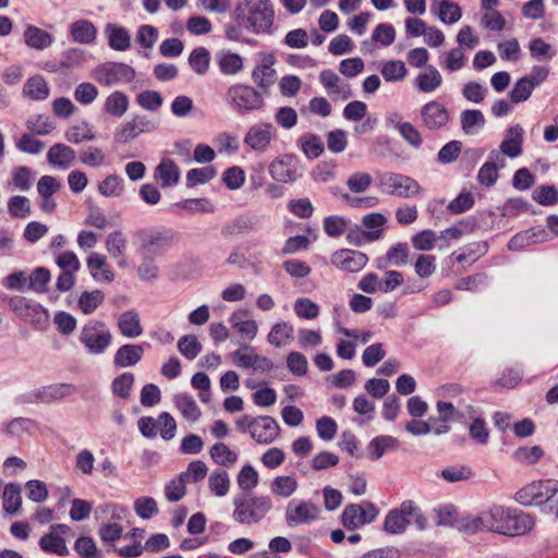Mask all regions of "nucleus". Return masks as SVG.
Returning a JSON list of instances; mask_svg holds the SVG:
<instances>
[{
  "label": "nucleus",
  "mask_w": 558,
  "mask_h": 558,
  "mask_svg": "<svg viewBox=\"0 0 558 558\" xmlns=\"http://www.w3.org/2000/svg\"><path fill=\"white\" fill-rule=\"evenodd\" d=\"M235 20L254 34H272L275 10L270 0H241L234 9Z\"/></svg>",
  "instance_id": "obj_1"
},
{
  "label": "nucleus",
  "mask_w": 558,
  "mask_h": 558,
  "mask_svg": "<svg viewBox=\"0 0 558 558\" xmlns=\"http://www.w3.org/2000/svg\"><path fill=\"white\" fill-rule=\"evenodd\" d=\"M232 505V519L240 525L258 524L274 507L269 496H257L252 493L238 494L233 497Z\"/></svg>",
  "instance_id": "obj_2"
},
{
  "label": "nucleus",
  "mask_w": 558,
  "mask_h": 558,
  "mask_svg": "<svg viewBox=\"0 0 558 558\" xmlns=\"http://www.w3.org/2000/svg\"><path fill=\"white\" fill-rule=\"evenodd\" d=\"M490 531L504 535H524L534 526L531 515L519 509L493 506L489 508Z\"/></svg>",
  "instance_id": "obj_3"
},
{
  "label": "nucleus",
  "mask_w": 558,
  "mask_h": 558,
  "mask_svg": "<svg viewBox=\"0 0 558 558\" xmlns=\"http://www.w3.org/2000/svg\"><path fill=\"white\" fill-rule=\"evenodd\" d=\"M135 235L141 241L142 254L146 258L162 254L180 240L178 232L167 228L141 229Z\"/></svg>",
  "instance_id": "obj_4"
},
{
  "label": "nucleus",
  "mask_w": 558,
  "mask_h": 558,
  "mask_svg": "<svg viewBox=\"0 0 558 558\" xmlns=\"http://www.w3.org/2000/svg\"><path fill=\"white\" fill-rule=\"evenodd\" d=\"M226 101L239 114L258 111L265 107L263 94L246 84L231 85L227 89Z\"/></svg>",
  "instance_id": "obj_5"
},
{
  "label": "nucleus",
  "mask_w": 558,
  "mask_h": 558,
  "mask_svg": "<svg viewBox=\"0 0 558 558\" xmlns=\"http://www.w3.org/2000/svg\"><path fill=\"white\" fill-rule=\"evenodd\" d=\"M10 310L35 329L45 330L49 325L48 311L39 303L21 295L8 299Z\"/></svg>",
  "instance_id": "obj_6"
},
{
  "label": "nucleus",
  "mask_w": 558,
  "mask_h": 558,
  "mask_svg": "<svg viewBox=\"0 0 558 558\" xmlns=\"http://www.w3.org/2000/svg\"><path fill=\"white\" fill-rule=\"evenodd\" d=\"M88 353L102 354L112 343V335L101 320H90L85 324L78 337Z\"/></svg>",
  "instance_id": "obj_7"
},
{
  "label": "nucleus",
  "mask_w": 558,
  "mask_h": 558,
  "mask_svg": "<svg viewBox=\"0 0 558 558\" xmlns=\"http://www.w3.org/2000/svg\"><path fill=\"white\" fill-rule=\"evenodd\" d=\"M268 172L275 181L290 184L302 177L301 161L294 154H281L269 162Z\"/></svg>",
  "instance_id": "obj_8"
},
{
  "label": "nucleus",
  "mask_w": 558,
  "mask_h": 558,
  "mask_svg": "<svg viewBox=\"0 0 558 558\" xmlns=\"http://www.w3.org/2000/svg\"><path fill=\"white\" fill-rule=\"evenodd\" d=\"M378 185L384 193L402 198L413 197L422 191L413 178L393 172L383 174Z\"/></svg>",
  "instance_id": "obj_9"
},
{
  "label": "nucleus",
  "mask_w": 558,
  "mask_h": 558,
  "mask_svg": "<svg viewBox=\"0 0 558 558\" xmlns=\"http://www.w3.org/2000/svg\"><path fill=\"white\" fill-rule=\"evenodd\" d=\"M94 78L104 86L131 83L135 78V70L123 62H106L94 70Z\"/></svg>",
  "instance_id": "obj_10"
},
{
  "label": "nucleus",
  "mask_w": 558,
  "mask_h": 558,
  "mask_svg": "<svg viewBox=\"0 0 558 558\" xmlns=\"http://www.w3.org/2000/svg\"><path fill=\"white\" fill-rule=\"evenodd\" d=\"M558 492V481L545 480L533 482L515 494V500L524 506L550 500Z\"/></svg>",
  "instance_id": "obj_11"
},
{
  "label": "nucleus",
  "mask_w": 558,
  "mask_h": 558,
  "mask_svg": "<svg viewBox=\"0 0 558 558\" xmlns=\"http://www.w3.org/2000/svg\"><path fill=\"white\" fill-rule=\"evenodd\" d=\"M319 512V508L312 501H296L292 499L286 509V523L290 527L311 524L317 520Z\"/></svg>",
  "instance_id": "obj_12"
},
{
  "label": "nucleus",
  "mask_w": 558,
  "mask_h": 558,
  "mask_svg": "<svg viewBox=\"0 0 558 558\" xmlns=\"http://www.w3.org/2000/svg\"><path fill=\"white\" fill-rule=\"evenodd\" d=\"M276 135L277 130L272 123L259 122L248 128L243 143L254 151L265 153Z\"/></svg>",
  "instance_id": "obj_13"
},
{
  "label": "nucleus",
  "mask_w": 558,
  "mask_h": 558,
  "mask_svg": "<svg viewBox=\"0 0 558 558\" xmlns=\"http://www.w3.org/2000/svg\"><path fill=\"white\" fill-rule=\"evenodd\" d=\"M258 63L252 71V80L263 92L268 93L269 88L277 81V71L274 68L276 57L274 52H259Z\"/></svg>",
  "instance_id": "obj_14"
},
{
  "label": "nucleus",
  "mask_w": 558,
  "mask_h": 558,
  "mask_svg": "<svg viewBox=\"0 0 558 558\" xmlns=\"http://www.w3.org/2000/svg\"><path fill=\"white\" fill-rule=\"evenodd\" d=\"M422 125L429 131H438L447 125L450 119L448 109L437 100H430L420 110Z\"/></svg>",
  "instance_id": "obj_15"
},
{
  "label": "nucleus",
  "mask_w": 558,
  "mask_h": 558,
  "mask_svg": "<svg viewBox=\"0 0 558 558\" xmlns=\"http://www.w3.org/2000/svg\"><path fill=\"white\" fill-rule=\"evenodd\" d=\"M368 510L372 511V515L369 517L361 505L350 504L345 506L341 514V523L350 531H354L366 523H371L377 518L378 509L374 504L368 502Z\"/></svg>",
  "instance_id": "obj_16"
},
{
  "label": "nucleus",
  "mask_w": 558,
  "mask_h": 558,
  "mask_svg": "<svg viewBox=\"0 0 558 558\" xmlns=\"http://www.w3.org/2000/svg\"><path fill=\"white\" fill-rule=\"evenodd\" d=\"M330 262L345 272H359L366 266L368 257L360 251L341 248L332 253Z\"/></svg>",
  "instance_id": "obj_17"
},
{
  "label": "nucleus",
  "mask_w": 558,
  "mask_h": 558,
  "mask_svg": "<svg viewBox=\"0 0 558 558\" xmlns=\"http://www.w3.org/2000/svg\"><path fill=\"white\" fill-rule=\"evenodd\" d=\"M413 511V500L403 501L400 507L391 509L384 521V530L388 534H401L411 523L408 513Z\"/></svg>",
  "instance_id": "obj_18"
},
{
  "label": "nucleus",
  "mask_w": 558,
  "mask_h": 558,
  "mask_svg": "<svg viewBox=\"0 0 558 558\" xmlns=\"http://www.w3.org/2000/svg\"><path fill=\"white\" fill-rule=\"evenodd\" d=\"M280 434L278 422L271 416H257L251 433V437L258 444L269 445L274 442Z\"/></svg>",
  "instance_id": "obj_19"
},
{
  "label": "nucleus",
  "mask_w": 558,
  "mask_h": 558,
  "mask_svg": "<svg viewBox=\"0 0 558 558\" xmlns=\"http://www.w3.org/2000/svg\"><path fill=\"white\" fill-rule=\"evenodd\" d=\"M319 82L333 100H348L353 97L350 84L341 81L331 70L322 71L319 73Z\"/></svg>",
  "instance_id": "obj_20"
},
{
  "label": "nucleus",
  "mask_w": 558,
  "mask_h": 558,
  "mask_svg": "<svg viewBox=\"0 0 558 558\" xmlns=\"http://www.w3.org/2000/svg\"><path fill=\"white\" fill-rule=\"evenodd\" d=\"M23 41L32 50L44 51L54 43V36L33 24L26 25L23 32Z\"/></svg>",
  "instance_id": "obj_21"
},
{
  "label": "nucleus",
  "mask_w": 558,
  "mask_h": 558,
  "mask_svg": "<svg viewBox=\"0 0 558 558\" xmlns=\"http://www.w3.org/2000/svg\"><path fill=\"white\" fill-rule=\"evenodd\" d=\"M180 178V167L170 158H162L154 171V179L162 189L175 186Z\"/></svg>",
  "instance_id": "obj_22"
},
{
  "label": "nucleus",
  "mask_w": 558,
  "mask_h": 558,
  "mask_svg": "<svg viewBox=\"0 0 558 558\" xmlns=\"http://www.w3.org/2000/svg\"><path fill=\"white\" fill-rule=\"evenodd\" d=\"M505 167V158L499 151L492 150L488 160L480 168L477 172V180L485 186H493L498 180L499 168Z\"/></svg>",
  "instance_id": "obj_23"
},
{
  "label": "nucleus",
  "mask_w": 558,
  "mask_h": 558,
  "mask_svg": "<svg viewBox=\"0 0 558 558\" xmlns=\"http://www.w3.org/2000/svg\"><path fill=\"white\" fill-rule=\"evenodd\" d=\"M108 46L116 51H126L131 47V35L129 31L116 23H108L104 28Z\"/></svg>",
  "instance_id": "obj_24"
},
{
  "label": "nucleus",
  "mask_w": 558,
  "mask_h": 558,
  "mask_svg": "<svg viewBox=\"0 0 558 558\" xmlns=\"http://www.w3.org/2000/svg\"><path fill=\"white\" fill-rule=\"evenodd\" d=\"M69 35L73 43L92 45L97 38V28L89 20H77L70 25Z\"/></svg>",
  "instance_id": "obj_25"
},
{
  "label": "nucleus",
  "mask_w": 558,
  "mask_h": 558,
  "mask_svg": "<svg viewBox=\"0 0 558 558\" xmlns=\"http://www.w3.org/2000/svg\"><path fill=\"white\" fill-rule=\"evenodd\" d=\"M76 158L75 150L65 144L57 143L52 145L47 153L48 162L58 169L65 170L74 162Z\"/></svg>",
  "instance_id": "obj_26"
},
{
  "label": "nucleus",
  "mask_w": 558,
  "mask_h": 558,
  "mask_svg": "<svg viewBox=\"0 0 558 558\" xmlns=\"http://www.w3.org/2000/svg\"><path fill=\"white\" fill-rule=\"evenodd\" d=\"M86 264L94 280L107 282L113 281L114 274L107 264L105 255L93 252L88 255Z\"/></svg>",
  "instance_id": "obj_27"
},
{
  "label": "nucleus",
  "mask_w": 558,
  "mask_h": 558,
  "mask_svg": "<svg viewBox=\"0 0 558 558\" xmlns=\"http://www.w3.org/2000/svg\"><path fill=\"white\" fill-rule=\"evenodd\" d=\"M442 84V76L434 65H427L424 72L416 75L414 87L420 93H433Z\"/></svg>",
  "instance_id": "obj_28"
},
{
  "label": "nucleus",
  "mask_w": 558,
  "mask_h": 558,
  "mask_svg": "<svg viewBox=\"0 0 558 558\" xmlns=\"http://www.w3.org/2000/svg\"><path fill=\"white\" fill-rule=\"evenodd\" d=\"M257 227L258 220L256 217L242 215L227 222L221 229V234L223 236L240 235L256 230Z\"/></svg>",
  "instance_id": "obj_29"
},
{
  "label": "nucleus",
  "mask_w": 558,
  "mask_h": 558,
  "mask_svg": "<svg viewBox=\"0 0 558 558\" xmlns=\"http://www.w3.org/2000/svg\"><path fill=\"white\" fill-rule=\"evenodd\" d=\"M144 349L140 344H123L114 354L117 367H130L136 365L143 357Z\"/></svg>",
  "instance_id": "obj_30"
},
{
  "label": "nucleus",
  "mask_w": 558,
  "mask_h": 558,
  "mask_svg": "<svg viewBox=\"0 0 558 558\" xmlns=\"http://www.w3.org/2000/svg\"><path fill=\"white\" fill-rule=\"evenodd\" d=\"M23 94L32 100H46L50 95V88L43 75L35 74L26 80Z\"/></svg>",
  "instance_id": "obj_31"
},
{
  "label": "nucleus",
  "mask_w": 558,
  "mask_h": 558,
  "mask_svg": "<svg viewBox=\"0 0 558 558\" xmlns=\"http://www.w3.org/2000/svg\"><path fill=\"white\" fill-rule=\"evenodd\" d=\"M523 129L520 125L511 126L508 136L500 144L501 156L515 158L522 153Z\"/></svg>",
  "instance_id": "obj_32"
},
{
  "label": "nucleus",
  "mask_w": 558,
  "mask_h": 558,
  "mask_svg": "<svg viewBox=\"0 0 558 558\" xmlns=\"http://www.w3.org/2000/svg\"><path fill=\"white\" fill-rule=\"evenodd\" d=\"M389 122L399 132L401 137L412 147L420 148L423 143L422 135L416 126L410 122H402L400 117L395 113L389 118Z\"/></svg>",
  "instance_id": "obj_33"
},
{
  "label": "nucleus",
  "mask_w": 558,
  "mask_h": 558,
  "mask_svg": "<svg viewBox=\"0 0 558 558\" xmlns=\"http://www.w3.org/2000/svg\"><path fill=\"white\" fill-rule=\"evenodd\" d=\"M117 325L121 335L126 338H136L143 333L140 315L133 310L123 312Z\"/></svg>",
  "instance_id": "obj_34"
},
{
  "label": "nucleus",
  "mask_w": 558,
  "mask_h": 558,
  "mask_svg": "<svg viewBox=\"0 0 558 558\" xmlns=\"http://www.w3.org/2000/svg\"><path fill=\"white\" fill-rule=\"evenodd\" d=\"M216 62L225 75H235L243 70V58L234 52L221 50L216 53Z\"/></svg>",
  "instance_id": "obj_35"
},
{
  "label": "nucleus",
  "mask_w": 558,
  "mask_h": 558,
  "mask_svg": "<svg viewBox=\"0 0 558 558\" xmlns=\"http://www.w3.org/2000/svg\"><path fill=\"white\" fill-rule=\"evenodd\" d=\"M293 335L294 327L290 323L279 322L271 327L267 340L271 345L281 348L293 339Z\"/></svg>",
  "instance_id": "obj_36"
},
{
  "label": "nucleus",
  "mask_w": 558,
  "mask_h": 558,
  "mask_svg": "<svg viewBox=\"0 0 558 558\" xmlns=\"http://www.w3.org/2000/svg\"><path fill=\"white\" fill-rule=\"evenodd\" d=\"M39 548L46 554H54L57 556H68L69 548L66 546L65 539L57 534L51 532L43 535L38 542Z\"/></svg>",
  "instance_id": "obj_37"
},
{
  "label": "nucleus",
  "mask_w": 558,
  "mask_h": 558,
  "mask_svg": "<svg viewBox=\"0 0 558 558\" xmlns=\"http://www.w3.org/2000/svg\"><path fill=\"white\" fill-rule=\"evenodd\" d=\"M3 510L9 514H15L22 507L21 486L16 483L5 485L2 495Z\"/></svg>",
  "instance_id": "obj_38"
},
{
  "label": "nucleus",
  "mask_w": 558,
  "mask_h": 558,
  "mask_svg": "<svg viewBox=\"0 0 558 558\" xmlns=\"http://www.w3.org/2000/svg\"><path fill=\"white\" fill-rule=\"evenodd\" d=\"M298 145L302 153L308 159L318 158L324 151V143L322 138L313 133H306L298 140Z\"/></svg>",
  "instance_id": "obj_39"
},
{
  "label": "nucleus",
  "mask_w": 558,
  "mask_h": 558,
  "mask_svg": "<svg viewBox=\"0 0 558 558\" xmlns=\"http://www.w3.org/2000/svg\"><path fill=\"white\" fill-rule=\"evenodd\" d=\"M105 301L101 290L84 291L77 299V307L85 315L93 314Z\"/></svg>",
  "instance_id": "obj_40"
},
{
  "label": "nucleus",
  "mask_w": 558,
  "mask_h": 558,
  "mask_svg": "<svg viewBox=\"0 0 558 558\" xmlns=\"http://www.w3.org/2000/svg\"><path fill=\"white\" fill-rule=\"evenodd\" d=\"M173 401L181 414L187 421L195 422L199 418L201 410L191 395L178 393L174 396Z\"/></svg>",
  "instance_id": "obj_41"
},
{
  "label": "nucleus",
  "mask_w": 558,
  "mask_h": 558,
  "mask_svg": "<svg viewBox=\"0 0 558 558\" xmlns=\"http://www.w3.org/2000/svg\"><path fill=\"white\" fill-rule=\"evenodd\" d=\"M129 109V98L122 92L111 93L105 101L104 110L113 117H122Z\"/></svg>",
  "instance_id": "obj_42"
},
{
  "label": "nucleus",
  "mask_w": 558,
  "mask_h": 558,
  "mask_svg": "<svg viewBox=\"0 0 558 558\" xmlns=\"http://www.w3.org/2000/svg\"><path fill=\"white\" fill-rule=\"evenodd\" d=\"M461 128L465 134H474L485 125V117L478 109H466L461 112Z\"/></svg>",
  "instance_id": "obj_43"
},
{
  "label": "nucleus",
  "mask_w": 558,
  "mask_h": 558,
  "mask_svg": "<svg viewBox=\"0 0 558 558\" xmlns=\"http://www.w3.org/2000/svg\"><path fill=\"white\" fill-rule=\"evenodd\" d=\"M298 486V481L293 476L280 475L271 482L270 492L276 496L288 498L296 492Z\"/></svg>",
  "instance_id": "obj_44"
},
{
  "label": "nucleus",
  "mask_w": 558,
  "mask_h": 558,
  "mask_svg": "<svg viewBox=\"0 0 558 558\" xmlns=\"http://www.w3.org/2000/svg\"><path fill=\"white\" fill-rule=\"evenodd\" d=\"M209 454L215 463L226 468L232 466L238 460V454L223 442H216L210 448Z\"/></svg>",
  "instance_id": "obj_45"
},
{
  "label": "nucleus",
  "mask_w": 558,
  "mask_h": 558,
  "mask_svg": "<svg viewBox=\"0 0 558 558\" xmlns=\"http://www.w3.org/2000/svg\"><path fill=\"white\" fill-rule=\"evenodd\" d=\"M208 486L213 494L223 497L230 488V478L225 470L218 469L211 472L208 478Z\"/></svg>",
  "instance_id": "obj_46"
},
{
  "label": "nucleus",
  "mask_w": 558,
  "mask_h": 558,
  "mask_svg": "<svg viewBox=\"0 0 558 558\" xmlns=\"http://www.w3.org/2000/svg\"><path fill=\"white\" fill-rule=\"evenodd\" d=\"M126 236L120 230L110 232L106 238V250L113 258L122 257L126 250Z\"/></svg>",
  "instance_id": "obj_47"
},
{
  "label": "nucleus",
  "mask_w": 558,
  "mask_h": 558,
  "mask_svg": "<svg viewBox=\"0 0 558 558\" xmlns=\"http://www.w3.org/2000/svg\"><path fill=\"white\" fill-rule=\"evenodd\" d=\"M217 175V170L214 166H206L203 168H193L186 173V186L194 187L198 184H205Z\"/></svg>",
  "instance_id": "obj_48"
},
{
  "label": "nucleus",
  "mask_w": 558,
  "mask_h": 558,
  "mask_svg": "<svg viewBox=\"0 0 558 558\" xmlns=\"http://www.w3.org/2000/svg\"><path fill=\"white\" fill-rule=\"evenodd\" d=\"M26 126L32 133L37 135H48L56 129L54 122L45 114L29 117L26 121Z\"/></svg>",
  "instance_id": "obj_49"
},
{
  "label": "nucleus",
  "mask_w": 558,
  "mask_h": 558,
  "mask_svg": "<svg viewBox=\"0 0 558 558\" xmlns=\"http://www.w3.org/2000/svg\"><path fill=\"white\" fill-rule=\"evenodd\" d=\"M210 54L204 47L195 48L189 57V64L193 71L199 75H204L209 68Z\"/></svg>",
  "instance_id": "obj_50"
},
{
  "label": "nucleus",
  "mask_w": 558,
  "mask_h": 558,
  "mask_svg": "<svg viewBox=\"0 0 558 558\" xmlns=\"http://www.w3.org/2000/svg\"><path fill=\"white\" fill-rule=\"evenodd\" d=\"M135 377L132 373H123L116 377L111 384L112 393L123 400H126L132 391Z\"/></svg>",
  "instance_id": "obj_51"
},
{
  "label": "nucleus",
  "mask_w": 558,
  "mask_h": 558,
  "mask_svg": "<svg viewBox=\"0 0 558 558\" xmlns=\"http://www.w3.org/2000/svg\"><path fill=\"white\" fill-rule=\"evenodd\" d=\"M179 352L187 360H194L202 351V344L195 336L185 335L178 341Z\"/></svg>",
  "instance_id": "obj_52"
},
{
  "label": "nucleus",
  "mask_w": 558,
  "mask_h": 558,
  "mask_svg": "<svg viewBox=\"0 0 558 558\" xmlns=\"http://www.w3.org/2000/svg\"><path fill=\"white\" fill-rule=\"evenodd\" d=\"M51 278L50 271L45 267H37L28 276V289L36 293H44Z\"/></svg>",
  "instance_id": "obj_53"
},
{
  "label": "nucleus",
  "mask_w": 558,
  "mask_h": 558,
  "mask_svg": "<svg viewBox=\"0 0 558 558\" xmlns=\"http://www.w3.org/2000/svg\"><path fill=\"white\" fill-rule=\"evenodd\" d=\"M407 73L405 64L400 60L387 61L381 66V74L388 82L402 81Z\"/></svg>",
  "instance_id": "obj_54"
},
{
  "label": "nucleus",
  "mask_w": 558,
  "mask_h": 558,
  "mask_svg": "<svg viewBox=\"0 0 558 558\" xmlns=\"http://www.w3.org/2000/svg\"><path fill=\"white\" fill-rule=\"evenodd\" d=\"M85 61V51L77 47L68 48L61 52L60 62L63 70L78 68Z\"/></svg>",
  "instance_id": "obj_55"
},
{
  "label": "nucleus",
  "mask_w": 558,
  "mask_h": 558,
  "mask_svg": "<svg viewBox=\"0 0 558 558\" xmlns=\"http://www.w3.org/2000/svg\"><path fill=\"white\" fill-rule=\"evenodd\" d=\"M64 137L70 143L80 144L84 141L94 140L95 133L87 123L83 122L80 125L69 128L64 133Z\"/></svg>",
  "instance_id": "obj_56"
},
{
  "label": "nucleus",
  "mask_w": 558,
  "mask_h": 558,
  "mask_svg": "<svg viewBox=\"0 0 558 558\" xmlns=\"http://www.w3.org/2000/svg\"><path fill=\"white\" fill-rule=\"evenodd\" d=\"M34 181V174L26 166L15 167L12 171L11 184L21 191H28Z\"/></svg>",
  "instance_id": "obj_57"
},
{
  "label": "nucleus",
  "mask_w": 558,
  "mask_h": 558,
  "mask_svg": "<svg viewBox=\"0 0 558 558\" xmlns=\"http://www.w3.org/2000/svg\"><path fill=\"white\" fill-rule=\"evenodd\" d=\"M134 511L143 520H149L158 514L159 509L153 497H140L134 501Z\"/></svg>",
  "instance_id": "obj_58"
},
{
  "label": "nucleus",
  "mask_w": 558,
  "mask_h": 558,
  "mask_svg": "<svg viewBox=\"0 0 558 558\" xmlns=\"http://www.w3.org/2000/svg\"><path fill=\"white\" fill-rule=\"evenodd\" d=\"M462 16L461 8L449 0L439 2L438 17L442 23L453 24Z\"/></svg>",
  "instance_id": "obj_59"
},
{
  "label": "nucleus",
  "mask_w": 558,
  "mask_h": 558,
  "mask_svg": "<svg viewBox=\"0 0 558 558\" xmlns=\"http://www.w3.org/2000/svg\"><path fill=\"white\" fill-rule=\"evenodd\" d=\"M532 198L543 206H554L558 203V190L554 185H539L533 191Z\"/></svg>",
  "instance_id": "obj_60"
},
{
  "label": "nucleus",
  "mask_w": 558,
  "mask_h": 558,
  "mask_svg": "<svg viewBox=\"0 0 558 558\" xmlns=\"http://www.w3.org/2000/svg\"><path fill=\"white\" fill-rule=\"evenodd\" d=\"M258 484V473L250 464L244 465L238 474V485L243 493H251Z\"/></svg>",
  "instance_id": "obj_61"
},
{
  "label": "nucleus",
  "mask_w": 558,
  "mask_h": 558,
  "mask_svg": "<svg viewBox=\"0 0 558 558\" xmlns=\"http://www.w3.org/2000/svg\"><path fill=\"white\" fill-rule=\"evenodd\" d=\"M534 88V84L530 82V78L524 76L515 83L509 93V97L513 104L525 101L529 99Z\"/></svg>",
  "instance_id": "obj_62"
},
{
  "label": "nucleus",
  "mask_w": 558,
  "mask_h": 558,
  "mask_svg": "<svg viewBox=\"0 0 558 558\" xmlns=\"http://www.w3.org/2000/svg\"><path fill=\"white\" fill-rule=\"evenodd\" d=\"M8 210L14 218H26L31 215V204L26 196L15 195L8 202Z\"/></svg>",
  "instance_id": "obj_63"
},
{
  "label": "nucleus",
  "mask_w": 558,
  "mask_h": 558,
  "mask_svg": "<svg viewBox=\"0 0 558 558\" xmlns=\"http://www.w3.org/2000/svg\"><path fill=\"white\" fill-rule=\"evenodd\" d=\"M74 549L81 558H101V555L96 547V543L88 536L78 537L74 543Z\"/></svg>",
  "instance_id": "obj_64"
}]
</instances>
